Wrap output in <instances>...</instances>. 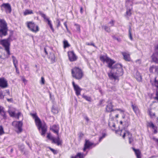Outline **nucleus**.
Listing matches in <instances>:
<instances>
[{"instance_id": "obj_1", "label": "nucleus", "mask_w": 158, "mask_h": 158, "mask_svg": "<svg viewBox=\"0 0 158 158\" xmlns=\"http://www.w3.org/2000/svg\"><path fill=\"white\" fill-rule=\"evenodd\" d=\"M100 59L103 63L106 62L108 64L107 67L111 69L113 73H108V75L111 80L118 81V77L122 76L123 73L122 65L120 64H116L112 66L115 61L108 57L107 55H101Z\"/></svg>"}, {"instance_id": "obj_2", "label": "nucleus", "mask_w": 158, "mask_h": 158, "mask_svg": "<svg viewBox=\"0 0 158 158\" xmlns=\"http://www.w3.org/2000/svg\"><path fill=\"white\" fill-rule=\"evenodd\" d=\"M8 27L6 21L3 19H0V37L2 38L7 35Z\"/></svg>"}, {"instance_id": "obj_3", "label": "nucleus", "mask_w": 158, "mask_h": 158, "mask_svg": "<svg viewBox=\"0 0 158 158\" xmlns=\"http://www.w3.org/2000/svg\"><path fill=\"white\" fill-rule=\"evenodd\" d=\"M72 77L76 79H81L83 76V73L81 69L78 67H75L71 70Z\"/></svg>"}, {"instance_id": "obj_4", "label": "nucleus", "mask_w": 158, "mask_h": 158, "mask_svg": "<svg viewBox=\"0 0 158 158\" xmlns=\"http://www.w3.org/2000/svg\"><path fill=\"white\" fill-rule=\"evenodd\" d=\"M35 120L36 125L40 131L41 135H44L47 131L46 126L44 125H42V122L39 118H37Z\"/></svg>"}, {"instance_id": "obj_5", "label": "nucleus", "mask_w": 158, "mask_h": 158, "mask_svg": "<svg viewBox=\"0 0 158 158\" xmlns=\"http://www.w3.org/2000/svg\"><path fill=\"white\" fill-rule=\"evenodd\" d=\"M0 44L5 48V50L7 54L10 55V43L5 39L1 40H0Z\"/></svg>"}, {"instance_id": "obj_6", "label": "nucleus", "mask_w": 158, "mask_h": 158, "mask_svg": "<svg viewBox=\"0 0 158 158\" xmlns=\"http://www.w3.org/2000/svg\"><path fill=\"white\" fill-rule=\"evenodd\" d=\"M27 26L33 32L36 33L39 31V27L32 22H27Z\"/></svg>"}, {"instance_id": "obj_7", "label": "nucleus", "mask_w": 158, "mask_h": 158, "mask_svg": "<svg viewBox=\"0 0 158 158\" xmlns=\"http://www.w3.org/2000/svg\"><path fill=\"white\" fill-rule=\"evenodd\" d=\"M1 7V10L2 11L4 9L6 13H10L11 12V6L9 3H3L2 4Z\"/></svg>"}, {"instance_id": "obj_8", "label": "nucleus", "mask_w": 158, "mask_h": 158, "mask_svg": "<svg viewBox=\"0 0 158 158\" xmlns=\"http://www.w3.org/2000/svg\"><path fill=\"white\" fill-rule=\"evenodd\" d=\"M38 13L44 18L45 22H47L52 32H53L54 31V29L53 27L52 24L51 23V22L49 20V19L48 18L46 15L44 14L41 11H39L38 12Z\"/></svg>"}, {"instance_id": "obj_9", "label": "nucleus", "mask_w": 158, "mask_h": 158, "mask_svg": "<svg viewBox=\"0 0 158 158\" xmlns=\"http://www.w3.org/2000/svg\"><path fill=\"white\" fill-rule=\"evenodd\" d=\"M72 85L75 91L76 95L77 96L80 95V93L82 89L77 85L76 84L74 81L72 82Z\"/></svg>"}, {"instance_id": "obj_10", "label": "nucleus", "mask_w": 158, "mask_h": 158, "mask_svg": "<svg viewBox=\"0 0 158 158\" xmlns=\"http://www.w3.org/2000/svg\"><path fill=\"white\" fill-rule=\"evenodd\" d=\"M8 86L7 81L4 78H0V87L2 89L6 88Z\"/></svg>"}, {"instance_id": "obj_11", "label": "nucleus", "mask_w": 158, "mask_h": 158, "mask_svg": "<svg viewBox=\"0 0 158 158\" xmlns=\"http://www.w3.org/2000/svg\"><path fill=\"white\" fill-rule=\"evenodd\" d=\"M13 125H15V127H17L19 132H20L22 131V127L23 125V123L21 121L17 122L14 121L12 123Z\"/></svg>"}, {"instance_id": "obj_12", "label": "nucleus", "mask_w": 158, "mask_h": 158, "mask_svg": "<svg viewBox=\"0 0 158 158\" xmlns=\"http://www.w3.org/2000/svg\"><path fill=\"white\" fill-rule=\"evenodd\" d=\"M68 55L70 60L71 61H75L77 59V57L73 51H71L68 52Z\"/></svg>"}, {"instance_id": "obj_13", "label": "nucleus", "mask_w": 158, "mask_h": 158, "mask_svg": "<svg viewBox=\"0 0 158 158\" xmlns=\"http://www.w3.org/2000/svg\"><path fill=\"white\" fill-rule=\"evenodd\" d=\"M154 85L157 88L156 91V97L154 98L155 99L158 100V79H157L156 77L155 78Z\"/></svg>"}, {"instance_id": "obj_14", "label": "nucleus", "mask_w": 158, "mask_h": 158, "mask_svg": "<svg viewBox=\"0 0 158 158\" xmlns=\"http://www.w3.org/2000/svg\"><path fill=\"white\" fill-rule=\"evenodd\" d=\"M93 144V143L91 142L88 140L85 139V143L84 144V147L83 150L85 151L86 149L89 148L90 146Z\"/></svg>"}, {"instance_id": "obj_15", "label": "nucleus", "mask_w": 158, "mask_h": 158, "mask_svg": "<svg viewBox=\"0 0 158 158\" xmlns=\"http://www.w3.org/2000/svg\"><path fill=\"white\" fill-rule=\"evenodd\" d=\"M121 54L123 57V59L126 61H129L131 60L130 55L128 52H122Z\"/></svg>"}, {"instance_id": "obj_16", "label": "nucleus", "mask_w": 158, "mask_h": 158, "mask_svg": "<svg viewBox=\"0 0 158 158\" xmlns=\"http://www.w3.org/2000/svg\"><path fill=\"white\" fill-rule=\"evenodd\" d=\"M113 107L112 103L111 102H108L106 109V111L108 112H111L114 111V110L113 109Z\"/></svg>"}, {"instance_id": "obj_17", "label": "nucleus", "mask_w": 158, "mask_h": 158, "mask_svg": "<svg viewBox=\"0 0 158 158\" xmlns=\"http://www.w3.org/2000/svg\"><path fill=\"white\" fill-rule=\"evenodd\" d=\"M52 143L56 144L57 145H62V141L60 139L59 137L58 136L56 138H54L52 139Z\"/></svg>"}, {"instance_id": "obj_18", "label": "nucleus", "mask_w": 158, "mask_h": 158, "mask_svg": "<svg viewBox=\"0 0 158 158\" xmlns=\"http://www.w3.org/2000/svg\"><path fill=\"white\" fill-rule=\"evenodd\" d=\"M158 56L155 53H153L151 56V58L152 61L156 64H158V58L157 57Z\"/></svg>"}, {"instance_id": "obj_19", "label": "nucleus", "mask_w": 158, "mask_h": 158, "mask_svg": "<svg viewBox=\"0 0 158 158\" xmlns=\"http://www.w3.org/2000/svg\"><path fill=\"white\" fill-rule=\"evenodd\" d=\"M85 156L83 153L78 152L75 156H71V158H84Z\"/></svg>"}, {"instance_id": "obj_20", "label": "nucleus", "mask_w": 158, "mask_h": 158, "mask_svg": "<svg viewBox=\"0 0 158 158\" xmlns=\"http://www.w3.org/2000/svg\"><path fill=\"white\" fill-rule=\"evenodd\" d=\"M135 76L138 81L139 82H140L141 81L142 79V76L139 72H136Z\"/></svg>"}, {"instance_id": "obj_21", "label": "nucleus", "mask_w": 158, "mask_h": 158, "mask_svg": "<svg viewBox=\"0 0 158 158\" xmlns=\"http://www.w3.org/2000/svg\"><path fill=\"white\" fill-rule=\"evenodd\" d=\"M51 111L53 114H57L58 113L59 111L57 106L55 105H53Z\"/></svg>"}, {"instance_id": "obj_22", "label": "nucleus", "mask_w": 158, "mask_h": 158, "mask_svg": "<svg viewBox=\"0 0 158 158\" xmlns=\"http://www.w3.org/2000/svg\"><path fill=\"white\" fill-rule=\"evenodd\" d=\"M12 58L13 59V64L14 66L16 69V70H17V65L18 64V61L17 60L16 58L14 56H12Z\"/></svg>"}, {"instance_id": "obj_23", "label": "nucleus", "mask_w": 158, "mask_h": 158, "mask_svg": "<svg viewBox=\"0 0 158 158\" xmlns=\"http://www.w3.org/2000/svg\"><path fill=\"white\" fill-rule=\"evenodd\" d=\"M131 107L134 112L136 114H138L139 112V109L138 107L135 105L133 104L131 105Z\"/></svg>"}, {"instance_id": "obj_24", "label": "nucleus", "mask_w": 158, "mask_h": 158, "mask_svg": "<svg viewBox=\"0 0 158 158\" xmlns=\"http://www.w3.org/2000/svg\"><path fill=\"white\" fill-rule=\"evenodd\" d=\"M133 150L135 152L137 157V158H141V157L140 156L141 152L139 151V150L133 148Z\"/></svg>"}, {"instance_id": "obj_25", "label": "nucleus", "mask_w": 158, "mask_h": 158, "mask_svg": "<svg viewBox=\"0 0 158 158\" xmlns=\"http://www.w3.org/2000/svg\"><path fill=\"white\" fill-rule=\"evenodd\" d=\"M157 66L152 65L151 66L149 69V70L151 73H156L157 70H156V69H157Z\"/></svg>"}, {"instance_id": "obj_26", "label": "nucleus", "mask_w": 158, "mask_h": 158, "mask_svg": "<svg viewBox=\"0 0 158 158\" xmlns=\"http://www.w3.org/2000/svg\"><path fill=\"white\" fill-rule=\"evenodd\" d=\"M102 28H104L105 30L108 33H110L111 31L110 28V27H109L106 25H102Z\"/></svg>"}, {"instance_id": "obj_27", "label": "nucleus", "mask_w": 158, "mask_h": 158, "mask_svg": "<svg viewBox=\"0 0 158 158\" xmlns=\"http://www.w3.org/2000/svg\"><path fill=\"white\" fill-rule=\"evenodd\" d=\"M123 123H124V127H127L129 125V120L127 118L126 119V120H124L123 121Z\"/></svg>"}, {"instance_id": "obj_28", "label": "nucleus", "mask_w": 158, "mask_h": 158, "mask_svg": "<svg viewBox=\"0 0 158 158\" xmlns=\"http://www.w3.org/2000/svg\"><path fill=\"white\" fill-rule=\"evenodd\" d=\"M64 48H66L69 47L70 46V45L68 43L67 40H64L63 41Z\"/></svg>"}, {"instance_id": "obj_29", "label": "nucleus", "mask_w": 158, "mask_h": 158, "mask_svg": "<svg viewBox=\"0 0 158 158\" xmlns=\"http://www.w3.org/2000/svg\"><path fill=\"white\" fill-rule=\"evenodd\" d=\"M148 126L152 128L154 130L157 129V127L155 126L152 122L148 123Z\"/></svg>"}, {"instance_id": "obj_30", "label": "nucleus", "mask_w": 158, "mask_h": 158, "mask_svg": "<svg viewBox=\"0 0 158 158\" xmlns=\"http://www.w3.org/2000/svg\"><path fill=\"white\" fill-rule=\"evenodd\" d=\"M82 97L83 98L85 99L86 101L89 102H91V99L90 97L84 94L82 95Z\"/></svg>"}, {"instance_id": "obj_31", "label": "nucleus", "mask_w": 158, "mask_h": 158, "mask_svg": "<svg viewBox=\"0 0 158 158\" xmlns=\"http://www.w3.org/2000/svg\"><path fill=\"white\" fill-rule=\"evenodd\" d=\"M2 111L0 112L1 115L3 116L4 118H6V115L5 112L3 110V108L1 106Z\"/></svg>"}, {"instance_id": "obj_32", "label": "nucleus", "mask_w": 158, "mask_h": 158, "mask_svg": "<svg viewBox=\"0 0 158 158\" xmlns=\"http://www.w3.org/2000/svg\"><path fill=\"white\" fill-rule=\"evenodd\" d=\"M33 13V11L32 10H26L24 12V14L25 15L29 14H31Z\"/></svg>"}, {"instance_id": "obj_33", "label": "nucleus", "mask_w": 158, "mask_h": 158, "mask_svg": "<svg viewBox=\"0 0 158 158\" xmlns=\"http://www.w3.org/2000/svg\"><path fill=\"white\" fill-rule=\"evenodd\" d=\"M48 148L54 155L58 153V151L57 150H55L50 147H48Z\"/></svg>"}, {"instance_id": "obj_34", "label": "nucleus", "mask_w": 158, "mask_h": 158, "mask_svg": "<svg viewBox=\"0 0 158 158\" xmlns=\"http://www.w3.org/2000/svg\"><path fill=\"white\" fill-rule=\"evenodd\" d=\"M49 58L51 59L52 61H54L55 58L54 54L53 53L51 54L50 56L49 57Z\"/></svg>"}, {"instance_id": "obj_35", "label": "nucleus", "mask_w": 158, "mask_h": 158, "mask_svg": "<svg viewBox=\"0 0 158 158\" xmlns=\"http://www.w3.org/2000/svg\"><path fill=\"white\" fill-rule=\"evenodd\" d=\"M30 115L33 118L35 119H35H36V118H39L37 116L36 113H30Z\"/></svg>"}, {"instance_id": "obj_36", "label": "nucleus", "mask_w": 158, "mask_h": 158, "mask_svg": "<svg viewBox=\"0 0 158 158\" xmlns=\"http://www.w3.org/2000/svg\"><path fill=\"white\" fill-rule=\"evenodd\" d=\"M131 27H130L129 29V36L130 39L132 40H133V38L132 36L131 33Z\"/></svg>"}, {"instance_id": "obj_37", "label": "nucleus", "mask_w": 158, "mask_h": 158, "mask_svg": "<svg viewBox=\"0 0 158 158\" xmlns=\"http://www.w3.org/2000/svg\"><path fill=\"white\" fill-rule=\"evenodd\" d=\"M12 35L11 34L9 35L8 37L6 39L10 43V42L13 40L12 39Z\"/></svg>"}, {"instance_id": "obj_38", "label": "nucleus", "mask_w": 158, "mask_h": 158, "mask_svg": "<svg viewBox=\"0 0 158 158\" xmlns=\"http://www.w3.org/2000/svg\"><path fill=\"white\" fill-rule=\"evenodd\" d=\"M3 128L2 125H0V135H2L4 134Z\"/></svg>"}, {"instance_id": "obj_39", "label": "nucleus", "mask_w": 158, "mask_h": 158, "mask_svg": "<svg viewBox=\"0 0 158 158\" xmlns=\"http://www.w3.org/2000/svg\"><path fill=\"white\" fill-rule=\"evenodd\" d=\"M108 125L110 127H113L115 128V123L113 122H109L108 123Z\"/></svg>"}, {"instance_id": "obj_40", "label": "nucleus", "mask_w": 158, "mask_h": 158, "mask_svg": "<svg viewBox=\"0 0 158 158\" xmlns=\"http://www.w3.org/2000/svg\"><path fill=\"white\" fill-rule=\"evenodd\" d=\"M78 137L79 138V140H80L82 139L84 135L81 132H80L78 134Z\"/></svg>"}, {"instance_id": "obj_41", "label": "nucleus", "mask_w": 158, "mask_h": 158, "mask_svg": "<svg viewBox=\"0 0 158 158\" xmlns=\"http://www.w3.org/2000/svg\"><path fill=\"white\" fill-rule=\"evenodd\" d=\"M131 9H127V11H126L127 15L130 16L131 14Z\"/></svg>"}, {"instance_id": "obj_42", "label": "nucleus", "mask_w": 158, "mask_h": 158, "mask_svg": "<svg viewBox=\"0 0 158 158\" xmlns=\"http://www.w3.org/2000/svg\"><path fill=\"white\" fill-rule=\"evenodd\" d=\"M8 112L11 117H14L15 115V113L14 111H9Z\"/></svg>"}, {"instance_id": "obj_43", "label": "nucleus", "mask_w": 158, "mask_h": 158, "mask_svg": "<svg viewBox=\"0 0 158 158\" xmlns=\"http://www.w3.org/2000/svg\"><path fill=\"white\" fill-rule=\"evenodd\" d=\"M106 135V134L105 133H103L102 134V136L100 137L99 139V141L100 142L101 140L104 138Z\"/></svg>"}, {"instance_id": "obj_44", "label": "nucleus", "mask_w": 158, "mask_h": 158, "mask_svg": "<svg viewBox=\"0 0 158 158\" xmlns=\"http://www.w3.org/2000/svg\"><path fill=\"white\" fill-rule=\"evenodd\" d=\"M51 130L58 129L57 126L56 125H53L52 127L50 128Z\"/></svg>"}, {"instance_id": "obj_45", "label": "nucleus", "mask_w": 158, "mask_h": 158, "mask_svg": "<svg viewBox=\"0 0 158 158\" xmlns=\"http://www.w3.org/2000/svg\"><path fill=\"white\" fill-rule=\"evenodd\" d=\"M149 114L151 118H152L153 116H155V113H152L150 110H149Z\"/></svg>"}, {"instance_id": "obj_46", "label": "nucleus", "mask_w": 158, "mask_h": 158, "mask_svg": "<svg viewBox=\"0 0 158 158\" xmlns=\"http://www.w3.org/2000/svg\"><path fill=\"white\" fill-rule=\"evenodd\" d=\"M21 113L20 112H19L17 114H15V115L14 117L17 118L18 119H19V117L21 115Z\"/></svg>"}, {"instance_id": "obj_47", "label": "nucleus", "mask_w": 158, "mask_h": 158, "mask_svg": "<svg viewBox=\"0 0 158 158\" xmlns=\"http://www.w3.org/2000/svg\"><path fill=\"white\" fill-rule=\"evenodd\" d=\"M75 25L76 26V28L77 29V31L80 32V25L78 24H75Z\"/></svg>"}, {"instance_id": "obj_48", "label": "nucleus", "mask_w": 158, "mask_h": 158, "mask_svg": "<svg viewBox=\"0 0 158 158\" xmlns=\"http://www.w3.org/2000/svg\"><path fill=\"white\" fill-rule=\"evenodd\" d=\"M84 118L86 120L87 123H88L89 121V119L88 117L86 115H85L84 116Z\"/></svg>"}, {"instance_id": "obj_49", "label": "nucleus", "mask_w": 158, "mask_h": 158, "mask_svg": "<svg viewBox=\"0 0 158 158\" xmlns=\"http://www.w3.org/2000/svg\"><path fill=\"white\" fill-rule=\"evenodd\" d=\"M45 83V80L44 78L43 77H41V84L42 85H44V84Z\"/></svg>"}, {"instance_id": "obj_50", "label": "nucleus", "mask_w": 158, "mask_h": 158, "mask_svg": "<svg viewBox=\"0 0 158 158\" xmlns=\"http://www.w3.org/2000/svg\"><path fill=\"white\" fill-rule=\"evenodd\" d=\"M116 110L120 111L121 113L123 114L124 113V110H122L120 109H117Z\"/></svg>"}, {"instance_id": "obj_51", "label": "nucleus", "mask_w": 158, "mask_h": 158, "mask_svg": "<svg viewBox=\"0 0 158 158\" xmlns=\"http://www.w3.org/2000/svg\"><path fill=\"white\" fill-rule=\"evenodd\" d=\"M52 130L54 133L57 134V135H58V129H55V130Z\"/></svg>"}, {"instance_id": "obj_52", "label": "nucleus", "mask_w": 158, "mask_h": 158, "mask_svg": "<svg viewBox=\"0 0 158 158\" xmlns=\"http://www.w3.org/2000/svg\"><path fill=\"white\" fill-rule=\"evenodd\" d=\"M56 22L57 23V27L58 28L60 25V22L59 20H57Z\"/></svg>"}, {"instance_id": "obj_53", "label": "nucleus", "mask_w": 158, "mask_h": 158, "mask_svg": "<svg viewBox=\"0 0 158 158\" xmlns=\"http://www.w3.org/2000/svg\"><path fill=\"white\" fill-rule=\"evenodd\" d=\"M114 21L112 20L111 21L109 22V23L111 24V26H113L114 25Z\"/></svg>"}, {"instance_id": "obj_54", "label": "nucleus", "mask_w": 158, "mask_h": 158, "mask_svg": "<svg viewBox=\"0 0 158 158\" xmlns=\"http://www.w3.org/2000/svg\"><path fill=\"white\" fill-rule=\"evenodd\" d=\"M47 137L49 139H50L52 140V139H53L54 138L52 137H51L50 135L49 134H48L47 135Z\"/></svg>"}, {"instance_id": "obj_55", "label": "nucleus", "mask_w": 158, "mask_h": 158, "mask_svg": "<svg viewBox=\"0 0 158 158\" xmlns=\"http://www.w3.org/2000/svg\"><path fill=\"white\" fill-rule=\"evenodd\" d=\"M23 82L25 83H26L27 82V81L25 79L24 77H23L22 78Z\"/></svg>"}, {"instance_id": "obj_56", "label": "nucleus", "mask_w": 158, "mask_h": 158, "mask_svg": "<svg viewBox=\"0 0 158 158\" xmlns=\"http://www.w3.org/2000/svg\"><path fill=\"white\" fill-rule=\"evenodd\" d=\"M129 142L130 143H131L132 141L133 140L131 138V137H129Z\"/></svg>"}, {"instance_id": "obj_57", "label": "nucleus", "mask_w": 158, "mask_h": 158, "mask_svg": "<svg viewBox=\"0 0 158 158\" xmlns=\"http://www.w3.org/2000/svg\"><path fill=\"white\" fill-rule=\"evenodd\" d=\"M88 45L93 46L95 48H97L96 46L94 45V44L93 43H91L90 44H88Z\"/></svg>"}, {"instance_id": "obj_58", "label": "nucleus", "mask_w": 158, "mask_h": 158, "mask_svg": "<svg viewBox=\"0 0 158 158\" xmlns=\"http://www.w3.org/2000/svg\"><path fill=\"white\" fill-rule=\"evenodd\" d=\"M19 148H20V147H21L22 148H22V151L23 149L24 148V146L23 144H22L21 145H19Z\"/></svg>"}, {"instance_id": "obj_59", "label": "nucleus", "mask_w": 158, "mask_h": 158, "mask_svg": "<svg viewBox=\"0 0 158 158\" xmlns=\"http://www.w3.org/2000/svg\"><path fill=\"white\" fill-rule=\"evenodd\" d=\"M127 134L128 135H129V137H131V134L128 131H127Z\"/></svg>"}, {"instance_id": "obj_60", "label": "nucleus", "mask_w": 158, "mask_h": 158, "mask_svg": "<svg viewBox=\"0 0 158 158\" xmlns=\"http://www.w3.org/2000/svg\"><path fill=\"white\" fill-rule=\"evenodd\" d=\"M127 134L128 135H129V137H131V134L128 131H127Z\"/></svg>"}, {"instance_id": "obj_61", "label": "nucleus", "mask_w": 158, "mask_h": 158, "mask_svg": "<svg viewBox=\"0 0 158 158\" xmlns=\"http://www.w3.org/2000/svg\"><path fill=\"white\" fill-rule=\"evenodd\" d=\"M122 118L123 119H124L126 118L125 115L124 113H123V114H122Z\"/></svg>"}, {"instance_id": "obj_62", "label": "nucleus", "mask_w": 158, "mask_h": 158, "mask_svg": "<svg viewBox=\"0 0 158 158\" xmlns=\"http://www.w3.org/2000/svg\"><path fill=\"white\" fill-rule=\"evenodd\" d=\"M64 25L65 27L67 29L68 27H67V24L66 23V22H65L64 23Z\"/></svg>"}, {"instance_id": "obj_63", "label": "nucleus", "mask_w": 158, "mask_h": 158, "mask_svg": "<svg viewBox=\"0 0 158 158\" xmlns=\"http://www.w3.org/2000/svg\"><path fill=\"white\" fill-rule=\"evenodd\" d=\"M80 12L81 14H82L83 12V8L82 7H81L80 8Z\"/></svg>"}, {"instance_id": "obj_64", "label": "nucleus", "mask_w": 158, "mask_h": 158, "mask_svg": "<svg viewBox=\"0 0 158 158\" xmlns=\"http://www.w3.org/2000/svg\"><path fill=\"white\" fill-rule=\"evenodd\" d=\"M156 70H157L156 74L158 75V66H157V69H156Z\"/></svg>"}]
</instances>
